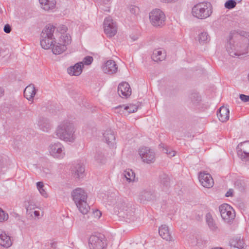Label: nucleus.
I'll return each instance as SVG.
<instances>
[{"label": "nucleus", "mask_w": 249, "mask_h": 249, "mask_svg": "<svg viewBox=\"0 0 249 249\" xmlns=\"http://www.w3.org/2000/svg\"><path fill=\"white\" fill-rule=\"evenodd\" d=\"M71 196L79 211L83 214H87L89 210V207L87 202L88 196L84 190L77 188L72 191Z\"/></svg>", "instance_id": "f257e3e1"}, {"label": "nucleus", "mask_w": 249, "mask_h": 249, "mask_svg": "<svg viewBox=\"0 0 249 249\" xmlns=\"http://www.w3.org/2000/svg\"><path fill=\"white\" fill-rule=\"evenodd\" d=\"M228 49L232 56L249 54V36L242 37L235 45L228 47Z\"/></svg>", "instance_id": "f03ea898"}, {"label": "nucleus", "mask_w": 249, "mask_h": 249, "mask_svg": "<svg viewBox=\"0 0 249 249\" xmlns=\"http://www.w3.org/2000/svg\"><path fill=\"white\" fill-rule=\"evenodd\" d=\"M212 12L210 3L200 2L195 5L192 9V15L197 18L204 19L209 17Z\"/></svg>", "instance_id": "7ed1b4c3"}, {"label": "nucleus", "mask_w": 249, "mask_h": 249, "mask_svg": "<svg viewBox=\"0 0 249 249\" xmlns=\"http://www.w3.org/2000/svg\"><path fill=\"white\" fill-rule=\"evenodd\" d=\"M55 39L67 48L72 42V37L68 32V28L65 25H62L58 28Z\"/></svg>", "instance_id": "20e7f679"}, {"label": "nucleus", "mask_w": 249, "mask_h": 249, "mask_svg": "<svg viewBox=\"0 0 249 249\" xmlns=\"http://www.w3.org/2000/svg\"><path fill=\"white\" fill-rule=\"evenodd\" d=\"M165 16L160 9H154L149 13V20L151 24L156 27L161 26L164 24Z\"/></svg>", "instance_id": "39448f33"}, {"label": "nucleus", "mask_w": 249, "mask_h": 249, "mask_svg": "<svg viewBox=\"0 0 249 249\" xmlns=\"http://www.w3.org/2000/svg\"><path fill=\"white\" fill-rule=\"evenodd\" d=\"M104 29L105 33L109 37L114 36L117 31L116 23L110 17L107 18L105 19Z\"/></svg>", "instance_id": "423d86ee"}, {"label": "nucleus", "mask_w": 249, "mask_h": 249, "mask_svg": "<svg viewBox=\"0 0 249 249\" xmlns=\"http://www.w3.org/2000/svg\"><path fill=\"white\" fill-rule=\"evenodd\" d=\"M221 217L226 221H229L235 216V213L232 208L227 204H223L219 207Z\"/></svg>", "instance_id": "0eeeda50"}, {"label": "nucleus", "mask_w": 249, "mask_h": 249, "mask_svg": "<svg viewBox=\"0 0 249 249\" xmlns=\"http://www.w3.org/2000/svg\"><path fill=\"white\" fill-rule=\"evenodd\" d=\"M139 154L144 162L149 163L155 160V156L154 152L148 147H142L140 149Z\"/></svg>", "instance_id": "6e6552de"}, {"label": "nucleus", "mask_w": 249, "mask_h": 249, "mask_svg": "<svg viewBox=\"0 0 249 249\" xmlns=\"http://www.w3.org/2000/svg\"><path fill=\"white\" fill-rule=\"evenodd\" d=\"M198 178L201 184L204 187L211 188L214 184L213 178L211 175L208 173L200 172Z\"/></svg>", "instance_id": "1a4fd4ad"}, {"label": "nucleus", "mask_w": 249, "mask_h": 249, "mask_svg": "<svg viewBox=\"0 0 249 249\" xmlns=\"http://www.w3.org/2000/svg\"><path fill=\"white\" fill-rule=\"evenodd\" d=\"M90 247L93 249H103L106 245L105 240L98 237L92 235L89 238Z\"/></svg>", "instance_id": "9d476101"}, {"label": "nucleus", "mask_w": 249, "mask_h": 249, "mask_svg": "<svg viewBox=\"0 0 249 249\" xmlns=\"http://www.w3.org/2000/svg\"><path fill=\"white\" fill-rule=\"evenodd\" d=\"M118 92L121 97L129 96L131 94V89L129 84L125 82L120 83L118 87Z\"/></svg>", "instance_id": "9b49d317"}, {"label": "nucleus", "mask_w": 249, "mask_h": 249, "mask_svg": "<svg viewBox=\"0 0 249 249\" xmlns=\"http://www.w3.org/2000/svg\"><path fill=\"white\" fill-rule=\"evenodd\" d=\"M12 244L11 237L4 231H0V245L8 248Z\"/></svg>", "instance_id": "f8f14e48"}, {"label": "nucleus", "mask_w": 249, "mask_h": 249, "mask_svg": "<svg viewBox=\"0 0 249 249\" xmlns=\"http://www.w3.org/2000/svg\"><path fill=\"white\" fill-rule=\"evenodd\" d=\"M119 108V112L124 115H127L129 113H133L137 110V107L133 104L123 105L118 107Z\"/></svg>", "instance_id": "ddd939ff"}, {"label": "nucleus", "mask_w": 249, "mask_h": 249, "mask_svg": "<svg viewBox=\"0 0 249 249\" xmlns=\"http://www.w3.org/2000/svg\"><path fill=\"white\" fill-rule=\"evenodd\" d=\"M217 117L219 120L222 122L227 121L230 118L229 109L226 107L222 106L219 109Z\"/></svg>", "instance_id": "4468645a"}, {"label": "nucleus", "mask_w": 249, "mask_h": 249, "mask_svg": "<svg viewBox=\"0 0 249 249\" xmlns=\"http://www.w3.org/2000/svg\"><path fill=\"white\" fill-rule=\"evenodd\" d=\"M118 68L115 62L113 60H108L103 67V71L107 73L111 74L115 73L117 71Z\"/></svg>", "instance_id": "2eb2a0df"}, {"label": "nucleus", "mask_w": 249, "mask_h": 249, "mask_svg": "<svg viewBox=\"0 0 249 249\" xmlns=\"http://www.w3.org/2000/svg\"><path fill=\"white\" fill-rule=\"evenodd\" d=\"M56 135L60 139L66 141H71L73 139V134L68 133L66 129H63L62 127H58L56 130Z\"/></svg>", "instance_id": "dca6fc26"}, {"label": "nucleus", "mask_w": 249, "mask_h": 249, "mask_svg": "<svg viewBox=\"0 0 249 249\" xmlns=\"http://www.w3.org/2000/svg\"><path fill=\"white\" fill-rule=\"evenodd\" d=\"M83 67L82 62L77 63L74 66L69 68L68 72L71 75L78 76L81 73Z\"/></svg>", "instance_id": "f3484780"}, {"label": "nucleus", "mask_w": 249, "mask_h": 249, "mask_svg": "<svg viewBox=\"0 0 249 249\" xmlns=\"http://www.w3.org/2000/svg\"><path fill=\"white\" fill-rule=\"evenodd\" d=\"M51 48L52 52L54 54H60L67 50V48L58 42L56 39L53 41V43Z\"/></svg>", "instance_id": "a211bd4d"}, {"label": "nucleus", "mask_w": 249, "mask_h": 249, "mask_svg": "<svg viewBox=\"0 0 249 249\" xmlns=\"http://www.w3.org/2000/svg\"><path fill=\"white\" fill-rule=\"evenodd\" d=\"M41 7L46 11L53 9L55 7V0H39Z\"/></svg>", "instance_id": "6ab92c4d"}, {"label": "nucleus", "mask_w": 249, "mask_h": 249, "mask_svg": "<svg viewBox=\"0 0 249 249\" xmlns=\"http://www.w3.org/2000/svg\"><path fill=\"white\" fill-rule=\"evenodd\" d=\"M36 93V90L33 85H29L26 87L24 91V95L28 100L33 98Z\"/></svg>", "instance_id": "aec40b11"}, {"label": "nucleus", "mask_w": 249, "mask_h": 249, "mask_svg": "<svg viewBox=\"0 0 249 249\" xmlns=\"http://www.w3.org/2000/svg\"><path fill=\"white\" fill-rule=\"evenodd\" d=\"M55 30V27L52 25H48L43 30L41 37L53 38V34Z\"/></svg>", "instance_id": "412c9836"}, {"label": "nucleus", "mask_w": 249, "mask_h": 249, "mask_svg": "<svg viewBox=\"0 0 249 249\" xmlns=\"http://www.w3.org/2000/svg\"><path fill=\"white\" fill-rule=\"evenodd\" d=\"M152 58L155 61H162L165 58V53L160 49H156L154 50Z\"/></svg>", "instance_id": "4be33fe9"}, {"label": "nucleus", "mask_w": 249, "mask_h": 249, "mask_svg": "<svg viewBox=\"0 0 249 249\" xmlns=\"http://www.w3.org/2000/svg\"><path fill=\"white\" fill-rule=\"evenodd\" d=\"M159 234L163 239L170 240L171 239L168 228L165 225H162L159 228Z\"/></svg>", "instance_id": "5701e85b"}, {"label": "nucleus", "mask_w": 249, "mask_h": 249, "mask_svg": "<svg viewBox=\"0 0 249 249\" xmlns=\"http://www.w3.org/2000/svg\"><path fill=\"white\" fill-rule=\"evenodd\" d=\"M53 38L41 37L40 45L42 48L48 49L52 48L53 44Z\"/></svg>", "instance_id": "b1692460"}, {"label": "nucleus", "mask_w": 249, "mask_h": 249, "mask_svg": "<svg viewBox=\"0 0 249 249\" xmlns=\"http://www.w3.org/2000/svg\"><path fill=\"white\" fill-rule=\"evenodd\" d=\"M240 152H243L246 155H249V142H245L238 145Z\"/></svg>", "instance_id": "393cba45"}, {"label": "nucleus", "mask_w": 249, "mask_h": 249, "mask_svg": "<svg viewBox=\"0 0 249 249\" xmlns=\"http://www.w3.org/2000/svg\"><path fill=\"white\" fill-rule=\"evenodd\" d=\"M124 176L127 180L131 181L134 180L135 178V173L132 170L128 169L124 172Z\"/></svg>", "instance_id": "a878e982"}, {"label": "nucleus", "mask_w": 249, "mask_h": 249, "mask_svg": "<svg viewBox=\"0 0 249 249\" xmlns=\"http://www.w3.org/2000/svg\"><path fill=\"white\" fill-rule=\"evenodd\" d=\"M43 184L42 182L37 183V187L41 195L44 197H47V195L45 190L43 189Z\"/></svg>", "instance_id": "bb28decb"}, {"label": "nucleus", "mask_w": 249, "mask_h": 249, "mask_svg": "<svg viewBox=\"0 0 249 249\" xmlns=\"http://www.w3.org/2000/svg\"><path fill=\"white\" fill-rule=\"evenodd\" d=\"M209 39L208 36L206 33H202L198 36V40L200 43H203Z\"/></svg>", "instance_id": "cd10ccee"}, {"label": "nucleus", "mask_w": 249, "mask_h": 249, "mask_svg": "<svg viewBox=\"0 0 249 249\" xmlns=\"http://www.w3.org/2000/svg\"><path fill=\"white\" fill-rule=\"evenodd\" d=\"M236 2L233 0H229L225 2V7L228 9H231L235 7Z\"/></svg>", "instance_id": "c85d7f7f"}, {"label": "nucleus", "mask_w": 249, "mask_h": 249, "mask_svg": "<svg viewBox=\"0 0 249 249\" xmlns=\"http://www.w3.org/2000/svg\"><path fill=\"white\" fill-rule=\"evenodd\" d=\"M8 219V215L0 208V222H4Z\"/></svg>", "instance_id": "c756f323"}, {"label": "nucleus", "mask_w": 249, "mask_h": 249, "mask_svg": "<svg viewBox=\"0 0 249 249\" xmlns=\"http://www.w3.org/2000/svg\"><path fill=\"white\" fill-rule=\"evenodd\" d=\"M105 137L106 138L107 142V143L112 142L115 140L114 136L110 133L106 134L105 135Z\"/></svg>", "instance_id": "7c9ffc66"}, {"label": "nucleus", "mask_w": 249, "mask_h": 249, "mask_svg": "<svg viewBox=\"0 0 249 249\" xmlns=\"http://www.w3.org/2000/svg\"><path fill=\"white\" fill-rule=\"evenodd\" d=\"M206 221L210 227L213 226V222L212 215L210 214H207L206 215Z\"/></svg>", "instance_id": "2f4dec72"}, {"label": "nucleus", "mask_w": 249, "mask_h": 249, "mask_svg": "<svg viewBox=\"0 0 249 249\" xmlns=\"http://www.w3.org/2000/svg\"><path fill=\"white\" fill-rule=\"evenodd\" d=\"M93 61V58L91 56H86L83 60V62L86 65H89Z\"/></svg>", "instance_id": "473e14b6"}, {"label": "nucleus", "mask_w": 249, "mask_h": 249, "mask_svg": "<svg viewBox=\"0 0 249 249\" xmlns=\"http://www.w3.org/2000/svg\"><path fill=\"white\" fill-rule=\"evenodd\" d=\"M76 172L77 176L80 177V175L84 172V168L82 166L79 165L77 167Z\"/></svg>", "instance_id": "72a5a7b5"}, {"label": "nucleus", "mask_w": 249, "mask_h": 249, "mask_svg": "<svg viewBox=\"0 0 249 249\" xmlns=\"http://www.w3.org/2000/svg\"><path fill=\"white\" fill-rule=\"evenodd\" d=\"M240 98L241 100L244 102H248L249 101V96L244 94H241L240 95Z\"/></svg>", "instance_id": "f704fd0d"}, {"label": "nucleus", "mask_w": 249, "mask_h": 249, "mask_svg": "<svg viewBox=\"0 0 249 249\" xmlns=\"http://www.w3.org/2000/svg\"><path fill=\"white\" fill-rule=\"evenodd\" d=\"M164 152L166 153L169 157L174 156L175 155V152L172 151L168 152V150L166 148H164L163 149Z\"/></svg>", "instance_id": "c9c22d12"}, {"label": "nucleus", "mask_w": 249, "mask_h": 249, "mask_svg": "<svg viewBox=\"0 0 249 249\" xmlns=\"http://www.w3.org/2000/svg\"><path fill=\"white\" fill-rule=\"evenodd\" d=\"M102 213L100 211L95 210L93 212V215L95 218H99L101 217Z\"/></svg>", "instance_id": "e433bc0d"}, {"label": "nucleus", "mask_w": 249, "mask_h": 249, "mask_svg": "<svg viewBox=\"0 0 249 249\" xmlns=\"http://www.w3.org/2000/svg\"><path fill=\"white\" fill-rule=\"evenodd\" d=\"M4 31L6 33H9L11 32L10 26L8 24L5 25L4 27Z\"/></svg>", "instance_id": "4c0bfd02"}, {"label": "nucleus", "mask_w": 249, "mask_h": 249, "mask_svg": "<svg viewBox=\"0 0 249 249\" xmlns=\"http://www.w3.org/2000/svg\"><path fill=\"white\" fill-rule=\"evenodd\" d=\"M233 191L232 189H230L226 194L225 196L227 197L231 196L233 195Z\"/></svg>", "instance_id": "58836bf2"}, {"label": "nucleus", "mask_w": 249, "mask_h": 249, "mask_svg": "<svg viewBox=\"0 0 249 249\" xmlns=\"http://www.w3.org/2000/svg\"><path fill=\"white\" fill-rule=\"evenodd\" d=\"M56 148L55 146H52L51 147V152L52 153V154L54 155L55 154V151L56 150Z\"/></svg>", "instance_id": "ea45409f"}, {"label": "nucleus", "mask_w": 249, "mask_h": 249, "mask_svg": "<svg viewBox=\"0 0 249 249\" xmlns=\"http://www.w3.org/2000/svg\"><path fill=\"white\" fill-rule=\"evenodd\" d=\"M178 0H161V1L164 2H168V3H171L173 2H176L178 1Z\"/></svg>", "instance_id": "a19ab883"}, {"label": "nucleus", "mask_w": 249, "mask_h": 249, "mask_svg": "<svg viewBox=\"0 0 249 249\" xmlns=\"http://www.w3.org/2000/svg\"><path fill=\"white\" fill-rule=\"evenodd\" d=\"M132 10H134V12H138L139 9V8L137 7H134L133 9H132Z\"/></svg>", "instance_id": "79ce46f5"}, {"label": "nucleus", "mask_w": 249, "mask_h": 249, "mask_svg": "<svg viewBox=\"0 0 249 249\" xmlns=\"http://www.w3.org/2000/svg\"><path fill=\"white\" fill-rule=\"evenodd\" d=\"M34 214L36 216H38L39 215V212L37 211L34 212Z\"/></svg>", "instance_id": "37998d69"}, {"label": "nucleus", "mask_w": 249, "mask_h": 249, "mask_svg": "<svg viewBox=\"0 0 249 249\" xmlns=\"http://www.w3.org/2000/svg\"><path fill=\"white\" fill-rule=\"evenodd\" d=\"M56 150H56V152L57 153H60V152H61L62 151L61 149L60 148H59V147H58Z\"/></svg>", "instance_id": "c03bdc74"}, {"label": "nucleus", "mask_w": 249, "mask_h": 249, "mask_svg": "<svg viewBox=\"0 0 249 249\" xmlns=\"http://www.w3.org/2000/svg\"><path fill=\"white\" fill-rule=\"evenodd\" d=\"M212 249H222L221 248L216 247V248H213Z\"/></svg>", "instance_id": "a18cd8bd"}, {"label": "nucleus", "mask_w": 249, "mask_h": 249, "mask_svg": "<svg viewBox=\"0 0 249 249\" xmlns=\"http://www.w3.org/2000/svg\"><path fill=\"white\" fill-rule=\"evenodd\" d=\"M2 94V91L1 89H0V96Z\"/></svg>", "instance_id": "49530a36"}]
</instances>
